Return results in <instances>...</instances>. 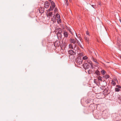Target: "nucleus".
I'll return each mask as SVG.
<instances>
[{
  "label": "nucleus",
  "mask_w": 121,
  "mask_h": 121,
  "mask_svg": "<svg viewBox=\"0 0 121 121\" xmlns=\"http://www.w3.org/2000/svg\"><path fill=\"white\" fill-rule=\"evenodd\" d=\"M69 48L73 50H70L68 51V53L69 54L71 55H75L76 53H78V51L79 50V48L77 46L75 45L73 47L72 44H70L69 45Z\"/></svg>",
  "instance_id": "obj_1"
},
{
  "label": "nucleus",
  "mask_w": 121,
  "mask_h": 121,
  "mask_svg": "<svg viewBox=\"0 0 121 121\" xmlns=\"http://www.w3.org/2000/svg\"><path fill=\"white\" fill-rule=\"evenodd\" d=\"M70 42L72 44H74V45H73V47L75 45L76 46H77L76 44V43L78 44V46L82 48H83V47L81 45L80 42L76 38H75V39L73 38H70Z\"/></svg>",
  "instance_id": "obj_2"
},
{
  "label": "nucleus",
  "mask_w": 121,
  "mask_h": 121,
  "mask_svg": "<svg viewBox=\"0 0 121 121\" xmlns=\"http://www.w3.org/2000/svg\"><path fill=\"white\" fill-rule=\"evenodd\" d=\"M82 60L80 57H78L76 60L75 64H77L78 65L82 64Z\"/></svg>",
  "instance_id": "obj_3"
},
{
  "label": "nucleus",
  "mask_w": 121,
  "mask_h": 121,
  "mask_svg": "<svg viewBox=\"0 0 121 121\" xmlns=\"http://www.w3.org/2000/svg\"><path fill=\"white\" fill-rule=\"evenodd\" d=\"M51 5L50 6L49 9L48 10V12H50L53 10L56 6L55 3L53 1H51Z\"/></svg>",
  "instance_id": "obj_4"
},
{
  "label": "nucleus",
  "mask_w": 121,
  "mask_h": 121,
  "mask_svg": "<svg viewBox=\"0 0 121 121\" xmlns=\"http://www.w3.org/2000/svg\"><path fill=\"white\" fill-rule=\"evenodd\" d=\"M87 61H85V62L83 65L84 68L85 69H87L89 68V66L88 64L86 63Z\"/></svg>",
  "instance_id": "obj_5"
},
{
  "label": "nucleus",
  "mask_w": 121,
  "mask_h": 121,
  "mask_svg": "<svg viewBox=\"0 0 121 121\" xmlns=\"http://www.w3.org/2000/svg\"><path fill=\"white\" fill-rule=\"evenodd\" d=\"M49 3L48 1H46L44 3V7L45 8H48L49 6Z\"/></svg>",
  "instance_id": "obj_6"
},
{
  "label": "nucleus",
  "mask_w": 121,
  "mask_h": 121,
  "mask_svg": "<svg viewBox=\"0 0 121 121\" xmlns=\"http://www.w3.org/2000/svg\"><path fill=\"white\" fill-rule=\"evenodd\" d=\"M89 37L87 36H85L84 38L86 42L88 44H89V42L90 40Z\"/></svg>",
  "instance_id": "obj_7"
},
{
  "label": "nucleus",
  "mask_w": 121,
  "mask_h": 121,
  "mask_svg": "<svg viewBox=\"0 0 121 121\" xmlns=\"http://www.w3.org/2000/svg\"><path fill=\"white\" fill-rule=\"evenodd\" d=\"M39 10L40 13H43L44 12V9L43 7H41L39 8Z\"/></svg>",
  "instance_id": "obj_8"
},
{
  "label": "nucleus",
  "mask_w": 121,
  "mask_h": 121,
  "mask_svg": "<svg viewBox=\"0 0 121 121\" xmlns=\"http://www.w3.org/2000/svg\"><path fill=\"white\" fill-rule=\"evenodd\" d=\"M64 35L65 37L67 38L68 36V32L65 31H64Z\"/></svg>",
  "instance_id": "obj_9"
},
{
  "label": "nucleus",
  "mask_w": 121,
  "mask_h": 121,
  "mask_svg": "<svg viewBox=\"0 0 121 121\" xmlns=\"http://www.w3.org/2000/svg\"><path fill=\"white\" fill-rule=\"evenodd\" d=\"M92 60L94 62L96 63L97 64H98L99 63L97 61V60L96 59L94 58L93 57H92Z\"/></svg>",
  "instance_id": "obj_10"
},
{
  "label": "nucleus",
  "mask_w": 121,
  "mask_h": 121,
  "mask_svg": "<svg viewBox=\"0 0 121 121\" xmlns=\"http://www.w3.org/2000/svg\"><path fill=\"white\" fill-rule=\"evenodd\" d=\"M106 72L103 69L101 71V73L103 75H104L106 73Z\"/></svg>",
  "instance_id": "obj_11"
},
{
  "label": "nucleus",
  "mask_w": 121,
  "mask_h": 121,
  "mask_svg": "<svg viewBox=\"0 0 121 121\" xmlns=\"http://www.w3.org/2000/svg\"><path fill=\"white\" fill-rule=\"evenodd\" d=\"M95 73L97 75H100V72L98 70H97L95 71Z\"/></svg>",
  "instance_id": "obj_12"
},
{
  "label": "nucleus",
  "mask_w": 121,
  "mask_h": 121,
  "mask_svg": "<svg viewBox=\"0 0 121 121\" xmlns=\"http://www.w3.org/2000/svg\"><path fill=\"white\" fill-rule=\"evenodd\" d=\"M109 76L108 75H106L104 76V78H105L106 79H107L109 78Z\"/></svg>",
  "instance_id": "obj_13"
},
{
  "label": "nucleus",
  "mask_w": 121,
  "mask_h": 121,
  "mask_svg": "<svg viewBox=\"0 0 121 121\" xmlns=\"http://www.w3.org/2000/svg\"><path fill=\"white\" fill-rule=\"evenodd\" d=\"M102 77L100 76H98V80L99 81H102Z\"/></svg>",
  "instance_id": "obj_14"
},
{
  "label": "nucleus",
  "mask_w": 121,
  "mask_h": 121,
  "mask_svg": "<svg viewBox=\"0 0 121 121\" xmlns=\"http://www.w3.org/2000/svg\"><path fill=\"white\" fill-rule=\"evenodd\" d=\"M78 53V54L79 56V57H81V56H83V53L82 52L79 53Z\"/></svg>",
  "instance_id": "obj_15"
},
{
  "label": "nucleus",
  "mask_w": 121,
  "mask_h": 121,
  "mask_svg": "<svg viewBox=\"0 0 121 121\" xmlns=\"http://www.w3.org/2000/svg\"><path fill=\"white\" fill-rule=\"evenodd\" d=\"M52 12L49 13L48 14L47 16L48 17H50L52 15Z\"/></svg>",
  "instance_id": "obj_16"
},
{
  "label": "nucleus",
  "mask_w": 121,
  "mask_h": 121,
  "mask_svg": "<svg viewBox=\"0 0 121 121\" xmlns=\"http://www.w3.org/2000/svg\"><path fill=\"white\" fill-rule=\"evenodd\" d=\"M111 83L114 86L116 84V83L114 81L112 80Z\"/></svg>",
  "instance_id": "obj_17"
},
{
  "label": "nucleus",
  "mask_w": 121,
  "mask_h": 121,
  "mask_svg": "<svg viewBox=\"0 0 121 121\" xmlns=\"http://www.w3.org/2000/svg\"><path fill=\"white\" fill-rule=\"evenodd\" d=\"M57 22L59 24L61 22V20L60 18H58L57 19Z\"/></svg>",
  "instance_id": "obj_18"
},
{
  "label": "nucleus",
  "mask_w": 121,
  "mask_h": 121,
  "mask_svg": "<svg viewBox=\"0 0 121 121\" xmlns=\"http://www.w3.org/2000/svg\"><path fill=\"white\" fill-rule=\"evenodd\" d=\"M120 91V90L118 88H115V91L116 92H119Z\"/></svg>",
  "instance_id": "obj_19"
},
{
  "label": "nucleus",
  "mask_w": 121,
  "mask_h": 121,
  "mask_svg": "<svg viewBox=\"0 0 121 121\" xmlns=\"http://www.w3.org/2000/svg\"><path fill=\"white\" fill-rule=\"evenodd\" d=\"M88 57L86 56H85L83 57V59L84 60H85L87 59Z\"/></svg>",
  "instance_id": "obj_20"
},
{
  "label": "nucleus",
  "mask_w": 121,
  "mask_h": 121,
  "mask_svg": "<svg viewBox=\"0 0 121 121\" xmlns=\"http://www.w3.org/2000/svg\"><path fill=\"white\" fill-rule=\"evenodd\" d=\"M52 21H56V17H55L54 18H52Z\"/></svg>",
  "instance_id": "obj_21"
},
{
  "label": "nucleus",
  "mask_w": 121,
  "mask_h": 121,
  "mask_svg": "<svg viewBox=\"0 0 121 121\" xmlns=\"http://www.w3.org/2000/svg\"><path fill=\"white\" fill-rule=\"evenodd\" d=\"M86 36H88L90 37V35L89 34V32L88 31H87L86 32Z\"/></svg>",
  "instance_id": "obj_22"
},
{
  "label": "nucleus",
  "mask_w": 121,
  "mask_h": 121,
  "mask_svg": "<svg viewBox=\"0 0 121 121\" xmlns=\"http://www.w3.org/2000/svg\"><path fill=\"white\" fill-rule=\"evenodd\" d=\"M56 17L57 18H59L60 17V15L56 13Z\"/></svg>",
  "instance_id": "obj_23"
},
{
  "label": "nucleus",
  "mask_w": 121,
  "mask_h": 121,
  "mask_svg": "<svg viewBox=\"0 0 121 121\" xmlns=\"http://www.w3.org/2000/svg\"><path fill=\"white\" fill-rule=\"evenodd\" d=\"M116 87H117V88H118L119 89L121 88V86L119 85H117L116 86Z\"/></svg>",
  "instance_id": "obj_24"
},
{
  "label": "nucleus",
  "mask_w": 121,
  "mask_h": 121,
  "mask_svg": "<svg viewBox=\"0 0 121 121\" xmlns=\"http://www.w3.org/2000/svg\"><path fill=\"white\" fill-rule=\"evenodd\" d=\"M69 31L70 33L73 35V32H72L71 31V29H70L69 30Z\"/></svg>",
  "instance_id": "obj_25"
},
{
  "label": "nucleus",
  "mask_w": 121,
  "mask_h": 121,
  "mask_svg": "<svg viewBox=\"0 0 121 121\" xmlns=\"http://www.w3.org/2000/svg\"><path fill=\"white\" fill-rule=\"evenodd\" d=\"M94 82L96 84H97V81L96 79H94Z\"/></svg>",
  "instance_id": "obj_26"
},
{
  "label": "nucleus",
  "mask_w": 121,
  "mask_h": 121,
  "mask_svg": "<svg viewBox=\"0 0 121 121\" xmlns=\"http://www.w3.org/2000/svg\"><path fill=\"white\" fill-rule=\"evenodd\" d=\"M57 11V9L56 8H55L54 10V12L55 13V12H56Z\"/></svg>",
  "instance_id": "obj_27"
},
{
  "label": "nucleus",
  "mask_w": 121,
  "mask_h": 121,
  "mask_svg": "<svg viewBox=\"0 0 121 121\" xmlns=\"http://www.w3.org/2000/svg\"><path fill=\"white\" fill-rule=\"evenodd\" d=\"M67 30H68L69 31V30H70V29H71L69 28V27H68V28H67Z\"/></svg>",
  "instance_id": "obj_28"
},
{
  "label": "nucleus",
  "mask_w": 121,
  "mask_h": 121,
  "mask_svg": "<svg viewBox=\"0 0 121 121\" xmlns=\"http://www.w3.org/2000/svg\"><path fill=\"white\" fill-rule=\"evenodd\" d=\"M92 7H93V8H95V6H94V5H92Z\"/></svg>",
  "instance_id": "obj_29"
},
{
  "label": "nucleus",
  "mask_w": 121,
  "mask_h": 121,
  "mask_svg": "<svg viewBox=\"0 0 121 121\" xmlns=\"http://www.w3.org/2000/svg\"><path fill=\"white\" fill-rule=\"evenodd\" d=\"M75 34H76V36L77 37V33H76L75 32Z\"/></svg>",
  "instance_id": "obj_30"
},
{
  "label": "nucleus",
  "mask_w": 121,
  "mask_h": 121,
  "mask_svg": "<svg viewBox=\"0 0 121 121\" xmlns=\"http://www.w3.org/2000/svg\"><path fill=\"white\" fill-rule=\"evenodd\" d=\"M66 1V3H67V2H68V0H65Z\"/></svg>",
  "instance_id": "obj_31"
},
{
  "label": "nucleus",
  "mask_w": 121,
  "mask_h": 121,
  "mask_svg": "<svg viewBox=\"0 0 121 121\" xmlns=\"http://www.w3.org/2000/svg\"><path fill=\"white\" fill-rule=\"evenodd\" d=\"M66 4L67 6H68V3H67H67H66Z\"/></svg>",
  "instance_id": "obj_32"
},
{
  "label": "nucleus",
  "mask_w": 121,
  "mask_h": 121,
  "mask_svg": "<svg viewBox=\"0 0 121 121\" xmlns=\"http://www.w3.org/2000/svg\"><path fill=\"white\" fill-rule=\"evenodd\" d=\"M55 17H56V16L54 15L53 16V18H54Z\"/></svg>",
  "instance_id": "obj_33"
},
{
  "label": "nucleus",
  "mask_w": 121,
  "mask_h": 121,
  "mask_svg": "<svg viewBox=\"0 0 121 121\" xmlns=\"http://www.w3.org/2000/svg\"><path fill=\"white\" fill-rule=\"evenodd\" d=\"M69 2H72V0H69Z\"/></svg>",
  "instance_id": "obj_34"
},
{
  "label": "nucleus",
  "mask_w": 121,
  "mask_h": 121,
  "mask_svg": "<svg viewBox=\"0 0 121 121\" xmlns=\"http://www.w3.org/2000/svg\"><path fill=\"white\" fill-rule=\"evenodd\" d=\"M90 70H89L88 71V73L90 74V72H89V71Z\"/></svg>",
  "instance_id": "obj_35"
},
{
  "label": "nucleus",
  "mask_w": 121,
  "mask_h": 121,
  "mask_svg": "<svg viewBox=\"0 0 121 121\" xmlns=\"http://www.w3.org/2000/svg\"><path fill=\"white\" fill-rule=\"evenodd\" d=\"M48 0V1H50V2H51V1H51V0Z\"/></svg>",
  "instance_id": "obj_36"
},
{
  "label": "nucleus",
  "mask_w": 121,
  "mask_h": 121,
  "mask_svg": "<svg viewBox=\"0 0 121 121\" xmlns=\"http://www.w3.org/2000/svg\"><path fill=\"white\" fill-rule=\"evenodd\" d=\"M104 94V95H106V94Z\"/></svg>",
  "instance_id": "obj_37"
},
{
  "label": "nucleus",
  "mask_w": 121,
  "mask_h": 121,
  "mask_svg": "<svg viewBox=\"0 0 121 121\" xmlns=\"http://www.w3.org/2000/svg\"><path fill=\"white\" fill-rule=\"evenodd\" d=\"M89 64H90V62H89Z\"/></svg>",
  "instance_id": "obj_38"
},
{
  "label": "nucleus",
  "mask_w": 121,
  "mask_h": 121,
  "mask_svg": "<svg viewBox=\"0 0 121 121\" xmlns=\"http://www.w3.org/2000/svg\"><path fill=\"white\" fill-rule=\"evenodd\" d=\"M80 39V40H80V39Z\"/></svg>",
  "instance_id": "obj_39"
},
{
  "label": "nucleus",
  "mask_w": 121,
  "mask_h": 121,
  "mask_svg": "<svg viewBox=\"0 0 121 121\" xmlns=\"http://www.w3.org/2000/svg\"><path fill=\"white\" fill-rule=\"evenodd\" d=\"M99 4V5H100V4Z\"/></svg>",
  "instance_id": "obj_40"
}]
</instances>
